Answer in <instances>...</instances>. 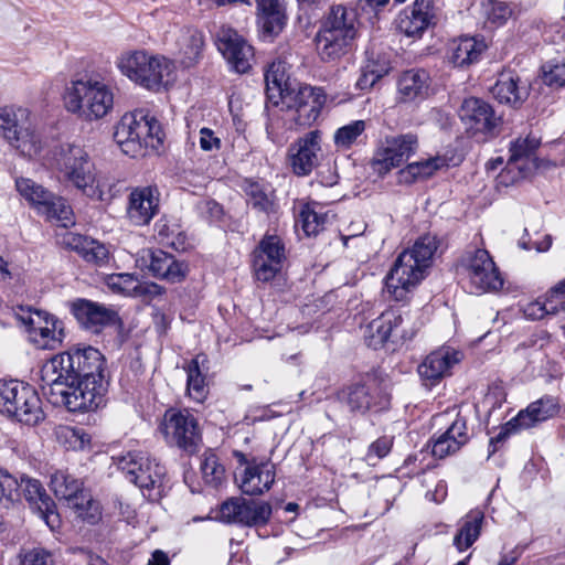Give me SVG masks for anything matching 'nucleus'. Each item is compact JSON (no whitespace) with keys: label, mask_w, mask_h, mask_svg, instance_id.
<instances>
[{"label":"nucleus","mask_w":565,"mask_h":565,"mask_svg":"<svg viewBox=\"0 0 565 565\" xmlns=\"http://www.w3.org/2000/svg\"><path fill=\"white\" fill-rule=\"evenodd\" d=\"M114 139L129 157L157 151L163 142L159 121L145 109L126 113L115 126Z\"/></svg>","instance_id":"5"},{"label":"nucleus","mask_w":565,"mask_h":565,"mask_svg":"<svg viewBox=\"0 0 565 565\" xmlns=\"http://www.w3.org/2000/svg\"><path fill=\"white\" fill-rule=\"evenodd\" d=\"M347 403L352 412L366 413L367 411H381L387 407L388 398L382 395L377 387L354 385L349 387Z\"/></svg>","instance_id":"36"},{"label":"nucleus","mask_w":565,"mask_h":565,"mask_svg":"<svg viewBox=\"0 0 565 565\" xmlns=\"http://www.w3.org/2000/svg\"><path fill=\"white\" fill-rule=\"evenodd\" d=\"M376 82L377 78L374 76V72L364 65L361 68V74L355 83V86L361 90H365L373 87Z\"/></svg>","instance_id":"64"},{"label":"nucleus","mask_w":565,"mask_h":565,"mask_svg":"<svg viewBox=\"0 0 565 565\" xmlns=\"http://www.w3.org/2000/svg\"><path fill=\"white\" fill-rule=\"evenodd\" d=\"M322 209L318 203L307 204L302 207L299 221L308 236L317 235L328 223L329 214L323 212Z\"/></svg>","instance_id":"45"},{"label":"nucleus","mask_w":565,"mask_h":565,"mask_svg":"<svg viewBox=\"0 0 565 565\" xmlns=\"http://www.w3.org/2000/svg\"><path fill=\"white\" fill-rule=\"evenodd\" d=\"M117 466L141 490L160 488L166 473L164 467L145 451H128L117 458Z\"/></svg>","instance_id":"15"},{"label":"nucleus","mask_w":565,"mask_h":565,"mask_svg":"<svg viewBox=\"0 0 565 565\" xmlns=\"http://www.w3.org/2000/svg\"><path fill=\"white\" fill-rule=\"evenodd\" d=\"M270 514L271 507L269 503L236 497L222 503L218 519L225 523L256 526L265 524Z\"/></svg>","instance_id":"17"},{"label":"nucleus","mask_w":565,"mask_h":565,"mask_svg":"<svg viewBox=\"0 0 565 565\" xmlns=\"http://www.w3.org/2000/svg\"><path fill=\"white\" fill-rule=\"evenodd\" d=\"M206 361L205 355H196L185 366L186 391L189 396L198 403H202L209 393L204 373V370H207Z\"/></svg>","instance_id":"42"},{"label":"nucleus","mask_w":565,"mask_h":565,"mask_svg":"<svg viewBox=\"0 0 565 565\" xmlns=\"http://www.w3.org/2000/svg\"><path fill=\"white\" fill-rule=\"evenodd\" d=\"M435 18L429 0H416L404 9L397 19L398 30L407 36H420Z\"/></svg>","instance_id":"29"},{"label":"nucleus","mask_w":565,"mask_h":565,"mask_svg":"<svg viewBox=\"0 0 565 565\" xmlns=\"http://www.w3.org/2000/svg\"><path fill=\"white\" fill-rule=\"evenodd\" d=\"M537 147L536 141L534 139H516L512 142L510 151L511 157L509 160V164L519 161L521 158L529 156L534 149Z\"/></svg>","instance_id":"58"},{"label":"nucleus","mask_w":565,"mask_h":565,"mask_svg":"<svg viewBox=\"0 0 565 565\" xmlns=\"http://www.w3.org/2000/svg\"><path fill=\"white\" fill-rule=\"evenodd\" d=\"M358 23V13L353 8L337 4L330 8L320 28L355 40Z\"/></svg>","instance_id":"34"},{"label":"nucleus","mask_w":565,"mask_h":565,"mask_svg":"<svg viewBox=\"0 0 565 565\" xmlns=\"http://www.w3.org/2000/svg\"><path fill=\"white\" fill-rule=\"evenodd\" d=\"M459 117L470 134L486 137L494 136L501 124V117L495 115L492 106L476 97L463 100Z\"/></svg>","instance_id":"20"},{"label":"nucleus","mask_w":565,"mask_h":565,"mask_svg":"<svg viewBox=\"0 0 565 565\" xmlns=\"http://www.w3.org/2000/svg\"><path fill=\"white\" fill-rule=\"evenodd\" d=\"M353 41L354 39L321 28L315 38L317 53L323 62L340 60L350 52Z\"/></svg>","instance_id":"35"},{"label":"nucleus","mask_w":565,"mask_h":565,"mask_svg":"<svg viewBox=\"0 0 565 565\" xmlns=\"http://www.w3.org/2000/svg\"><path fill=\"white\" fill-rule=\"evenodd\" d=\"M199 135V143L202 150L216 151L221 148V139L215 136L212 129L201 128Z\"/></svg>","instance_id":"60"},{"label":"nucleus","mask_w":565,"mask_h":565,"mask_svg":"<svg viewBox=\"0 0 565 565\" xmlns=\"http://www.w3.org/2000/svg\"><path fill=\"white\" fill-rule=\"evenodd\" d=\"M484 521V513L479 509L469 511L458 522V530L452 544L458 552H465L479 539Z\"/></svg>","instance_id":"38"},{"label":"nucleus","mask_w":565,"mask_h":565,"mask_svg":"<svg viewBox=\"0 0 565 565\" xmlns=\"http://www.w3.org/2000/svg\"><path fill=\"white\" fill-rule=\"evenodd\" d=\"M558 412V399L554 396L545 395L529 404L525 409L520 411L515 417L510 419L497 436V440L501 441L511 434L534 427L536 424L556 416Z\"/></svg>","instance_id":"19"},{"label":"nucleus","mask_w":565,"mask_h":565,"mask_svg":"<svg viewBox=\"0 0 565 565\" xmlns=\"http://www.w3.org/2000/svg\"><path fill=\"white\" fill-rule=\"evenodd\" d=\"M482 14L487 21L494 25H503L514 13V6L500 0H483Z\"/></svg>","instance_id":"47"},{"label":"nucleus","mask_w":565,"mask_h":565,"mask_svg":"<svg viewBox=\"0 0 565 565\" xmlns=\"http://www.w3.org/2000/svg\"><path fill=\"white\" fill-rule=\"evenodd\" d=\"M247 195V202L254 209L262 212H268L273 205L271 199L269 198L267 190L258 182H247L245 188Z\"/></svg>","instance_id":"53"},{"label":"nucleus","mask_w":565,"mask_h":565,"mask_svg":"<svg viewBox=\"0 0 565 565\" xmlns=\"http://www.w3.org/2000/svg\"><path fill=\"white\" fill-rule=\"evenodd\" d=\"M457 273L471 294L497 291L503 286L499 269L483 248L466 250L459 260Z\"/></svg>","instance_id":"8"},{"label":"nucleus","mask_w":565,"mask_h":565,"mask_svg":"<svg viewBox=\"0 0 565 565\" xmlns=\"http://www.w3.org/2000/svg\"><path fill=\"white\" fill-rule=\"evenodd\" d=\"M215 43L233 71L244 74L250 70L254 50L236 30L226 25L221 26Z\"/></svg>","instance_id":"18"},{"label":"nucleus","mask_w":565,"mask_h":565,"mask_svg":"<svg viewBox=\"0 0 565 565\" xmlns=\"http://www.w3.org/2000/svg\"><path fill=\"white\" fill-rule=\"evenodd\" d=\"M72 312L83 328L95 333L118 321L114 309L87 299L73 301Z\"/></svg>","instance_id":"26"},{"label":"nucleus","mask_w":565,"mask_h":565,"mask_svg":"<svg viewBox=\"0 0 565 565\" xmlns=\"http://www.w3.org/2000/svg\"><path fill=\"white\" fill-rule=\"evenodd\" d=\"M107 288L117 295L140 297L162 294V288L157 284L140 282L138 277L129 273L111 274L105 278Z\"/></svg>","instance_id":"33"},{"label":"nucleus","mask_w":565,"mask_h":565,"mask_svg":"<svg viewBox=\"0 0 565 565\" xmlns=\"http://www.w3.org/2000/svg\"><path fill=\"white\" fill-rule=\"evenodd\" d=\"M19 494L20 498L24 497L31 507L36 510L40 518L44 520L51 530L60 526V515L56 512L55 503L38 479L26 476L21 477L19 480Z\"/></svg>","instance_id":"24"},{"label":"nucleus","mask_w":565,"mask_h":565,"mask_svg":"<svg viewBox=\"0 0 565 565\" xmlns=\"http://www.w3.org/2000/svg\"><path fill=\"white\" fill-rule=\"evenodd\" d=\"M524 316L531 320H540L550 316V313L545 308L543 300L539 299L525 306Z\"/></svg>","instance_id":"63"},{"label":"nucleus","mask_w":565,"mask_h":565,"mask_svg":"<svg viewBox=\"0 0 565 565\" xmlns=\"http://www.w3.org/2000/svg\"><path fill=\"white\" fill-rule=\"evenodd\" d=\"M428 89V75L425 71L409 70L404 72L397 82V90L403 102L424 97Z\"/></svg>","instance_id":"43"},{"label":"nucleus","mask_w":565,"mask_h":565,"mask_svg":"<svg viewBox=\"0 0 565 565\" xmlns=\"http://www.w3.org/2000/svg\"><path fill=\"white\" fill-rule=\"evenodd\" d=\"M201 472L204 482L211 487H217L224 479L225 469L218 462L217 456L206 450L201 459Z\"/></svg>","instance_id":"49"},{"label":"nucleus","mask_w":565,"mask_h":565,"mask_svg":"<svg viewBox=\"0 0 565 565\" xmlns=\"http://www.w3.org/2000/svg\"><path fill=\"white\" fill-rule=\"evenodd\" d=\"M253 266L257 280L264 282L273 279L282 267L277 262H271L260 256H254Z\"/></svg>","instance_id":"55"},{"label":"nucleus","mask_w":565,"mask_h":565,"mask_svg":"<svg viewBox=\"0 0 565 565\" xmlns=\"http://www.w3.org/2000/svg\"><path fill=\"white\" fill-rule=\"evenodd\" d=\"M470 439L467 422L457 416L445 431L433 439L431 454L443 459L456 454Z\"/></svg>","instance_id":"30"},{"label":"nucleus","mask_w":565,"mask_h":565,"mask_svg":"<svg viewBox=\"0 0 565 565\" xmlns=\"http://www.w3.org/2000/svg\"><path fill=\"white\" fill-rule=\"evenodd\" d=\"M258 24L265 35L274 36L279 34L286 24L285 10L258 13Z\"/></svg>","instance_id":"54"},{"label":"nucleus","mask_w":565,"mask_h":565,"mask_svg":"<svg viewBox=\"0 0 565 565\" xmlns=\"http://www.w3.org/2000/svg\"><path fill=\"white\" fill-rule=\"evenodd\" d=\"M61 324L62 322L54 318L49 324H44L28 338L39 349L53 350L62 342L64 337Z\"/></svg>","instance_id":"44"},{"label":"nucleus","mask_w":565,"mask_h":565,"mask_svg":"<svg viewBox=\"0 0 565 565\" xmlns=\"http://www.w3.org/2000/svg\"><path fill=\"white\" fill-rule=\"evenodd\" d=\"M461 158L456 154H437L435 157L412 162L398 171V182L411 184L433 177L437 171L457 166Z\"/></svg>","instance_id":"27"},{"label":"nucleus","mask_w":565,"mask_h":565,"mask_svg":"<svg viewBox=\"0 0 565 565\" xmlns=\"http://www.w3.org/2000/svg\"><path fill=\"white\" fill-rule=\"evenodd\" d=\"M178 54L185 67L194 65L202 56L203 34L193 28H180L175 38Z\"/></svg>","instance_id":"40"},{"label":"nucleus","mask_w":565,"mask_h":565,"mask_svg":"<svg viewBox=\"0 0 565 565\" xmlns=\"http://www.w3.org/2000/svg\"><path fill=\"white\" fill-rule=\"evenodd\" d=\"M266 95L268 102L278 107L287 95H291L297 90L298 86H302L296 82H291L287 74V65L285 62H273L265 73Z\"/></svg>","instance_id":"31"},{"label":"nucleus","mask_w":565,"mask_h":565,"mask_svg":"<svg viewBox=\"0 0 565 565\" xmlns=\"http://www.w3.org/2000/svg\"><path fill=\"white\" fill-rule=\"evenodd\" d=\"M461 360V353L449 347H443L429 353L418 365V374L427 387L437 385L451 374V369Z\"/></svg>","instance_id":"23"},{"label":"nucleus","mask_w":565,"mask_h":565,"mask_svg":"<svg viewBox=\"0 0 565 565\" xmlns=\"http://www.w3.org/2000/svg\"><path fill=\"white\" fill-rule=\"evenodd\" d=\"M364 120H354L338 128L333 135V141L338 149L348 150L359 141L365 131Z\"/></svg>","instance_id":"48"},{"label":"nucleus","mask_w":565,"mask_h":565,"mask_svg":"<svg viewBox=\"0 0 565 565\" xmlns=\"http://www.w3.org/2000/svg\"><path fill=\"white\" fill-rule=\"evenodd\" d=\"M403 321V313L399 310L390 309L382 312L366 326L364 332L365 343L367 347L377 350L390 339L394 341L397 338L403 340L411 338L412 334L403 330L399 332V327Z\"/></svg>","instance_id":"22"},{"label":"nucleus","mask_w":565,"mask_h":565,"mask_svg":"<svg viewBox=\"0 0 565 565\" xmlns=\"http://www.w3.org/2000/svg\"><path fill=\"white\" fill-rule=\"evenodd\" d=\"M15 190L39 213L62 227L74 225V213L67 201L46 190L30 178L15 179Z\"/></svg>","instance_id":"11"},{"label":"nucleus","mask_w":565,"mask_h":565,"mask_svg":"<svg viewBox=\"0 0 565 565\" xmlns=\"http://www.w3.org/2000/svg\"><path fill=\"white\" fill-rule=\"evenodd\" d=\"M149 270L153 276L169 280L171 282L180 281L185 276V266L183 263L177 262L172 255L157 249L149 250Z\"/></svg>","instance_id":"41"},{"label":"nucleus","mask_w":565,"mask_h":565,"mask_svg":"<svg viewBox=\"0 0 565 565\" xmlns=\"http://www.w3.org/2000/svg\"><path fill=\"white\" fill-rule=\"evenodd\" d=\"M487 47L488 45L482 38L460 36L451 42L449 58L456 66H468L477 63Z\"/></svg>","instance_id":"37"},{"label":"nucleus","mask_w":565,"mask_h":565,"mask_svg":"<svg viewBox=\"0 0 565 565\" xmlns=\"http://www.w3.org/2000/svg\"><path fill=\"white\" fill-rule=\"evenodd\" d=\"M115 65L122 76L151 92L166 87L174 72V63L170 58L143 49L121 52Z\"/></svg>","instance_id":"4"},{"label":"nucleus","mask_w":565,"mask_h":565,"mask_svg":"<svg viewBox=\"0 0 565 565\" xmlns=\"http://www.w3.org/2000/svg\"><path fill=\"white\" fill-rule=\"evenodd\" d=\"M0 413L26 425H35L44 418L36 391L17 380L0 381Z\"/></svg>","instance_id":"10"},{"label":"nucleus","mask_w":565,"mask_h":565,"mask_svg":"<svg viewBox=\"0 0 565 565\" xmlns=\"http://www.w3.org/2000/svg\"><path fill=\"white\" fill-rule=\"evenodd\" d=\"M52 167L61 182L89 199L106 201L111 196L110 184L97 174L84 147L74 143L60 146L54 152Z\"/></svg>","instance_id":"1"},{"label":"nucleus","mask_w":565,"mask_h":565,"mask_svg":"<svg viewBox=\"0 0 565 565\" xmlns=\"http://www.w3.org/2000/svg\"><path fill=\"white\" fill-rule=\"evenodd\" d=\"M326 99L322 88L303 85L287 95L278 107L285 111L284 120L289 122L290 129L300 128L310 126L318 119Z\"/></svg>","instance_id":"14"},{"label":"nucleus","mask_w":565,"mask_h":565,"mask_svg":"<svg viewBox=\"0 0 565 565\" xmlns=\"http://www.w3.org/2000/svg\"><path fill=\"white\" fill-rule=\"evenodd\" d=\"M19 499V480L9 472L0 469V500L14 502Z\"/></svg>","instance_id":"56"},{"label":"nucleus","mask_w":565,"mask_h":565,"mask_svg":"<svg viewBox=\"0 0 565 565\" xmlns=\"http://www.w3.org/2000/svg\"><path fill=\"white\" fill-rule=\"evenodd\" d=\"M15 319L25 328L28 337L44 324H49L55 317L31 307H19L14 310Z\"/></svg>","instance_id":"46"},{"label":"nucleus","mask_w":565,"mask_h":565,"mask_svg":"<svg viewBox=\"0 0 565 565\" xmlns=\"http://www.w3.org/2000/svg\"><path fill=\"white\" fill-rule=\"evenodd\" d=\"M63 244L77 252L88 263L103 265L109 257L108 248L104 244L79 234L67 233L63 237Z\"/></svg>","instance_id":"39"},{"label":"nucleus","mask_w":565,"mask_h":565,"mask_svg":"<svg viewBox=\"0 0 565 565\" xmlns=\"http://www.w3.org/2000/svg\"><path fill=\"white\" fill-rule=\"evenodd\" d=\"M438 244L436 235L425 234L398 255L385 281L387 291L395 300H403L425 278Z\"/></svg>","instance_id":"3"},{"label":"nucleus","mask_w":565,"mask_h":565,"mask_svg":"<svg viewBox=\"0 0 565 565\" xmlns=\"http://www.w3.org/2000/svg\"><path fill=\"white\" fill-rule=\"evenodd\" d=\"M60 433L68 441L70 447L74 449H82L90 441L89 435L82 428L62 427Z\"/></svg>","instance_id":"57"},{"label":"nucleus","mask_w":565,"mask_h":565,"mask_svg":"<svg viewBox=\"0 0 565 565\" xmlns=\"http://www.w3.org/2000/svg\"><path fill=\"white\" fill-rule=\"evenodd\" d=\"M322 159V132L318 129L297 138L288 148L289 166L298 177L309 175Z\"/></svg>","instance_id":"16"},{"label":"nucleus","mask_w":565,"mask_h":565,"mask_svg":"<svg viewBox=\"0 0 565 565\" xmlns=\"http://www.w3.org/2000/svg\"><path fill=\"white\" fill-rule=\"evenodd\" d=\"M391 448L392 438L383 436L370 445L366 458L369 461L382 459L391 451Z\"/></svg>","instance_id":"59"},{"label":"nucleus","mask_w":565,"mask_h":565,"mask_svg":"<svg viewBox=\"0 0 565 565\" xmlns=\"http://www.w3.org/2000/svg\"><path fill=\"white\" fill-rule=\"evenodd\" d=\"M159 429L169 446L193 454L202 441L198 418L188 408H169L164 412Z\"/></svg>","instance_id":"12"},{"label":"nucleus","mask_w":565,"mask_h":565,"mask_svg":"<svg viewBox=\"0 0 565 565\" xmlns=\"http://www.w3.org/2000/svg\"><path fill=\"white\" fill-rule=\"evenodd\" d=\"M275 465L255 460L247 463L241 477L239 488L248 495H259L268 491L275 482Z\"/></svg>","instance_id":"28"},{"label":"nucleus","mask_w":565,"mask_h":565,"mask_svg":"<svg viewBox=\"0 0 565 565\" xmlns=\"http://www.w3.org/2000/svg\"><path fill=\"white\" fill-rule=\"evenodd\" d=\"M529 93V85L513 71L502 72L492 87V95L499 103L513 107L522 105Z\"/></svg>","instance_id":"32"},{"label":"nucleus","mask_w":565,"mask_h":565,"mask_svg":"<svg viewBox=\"0 0 565 565\" xmlns=\"http://www.w3.org/2000/svg\"><path fill=\"white\" fill-rule=\"evenodd\" d=\"M544 84L552 87H565V57L551 61L542 66Z\"/></svg>","instance_id":"52"},{"label":"nucleus","mask_w":565,"mask_h":565,"mask_svg":"<svg viewBox=\"0 0 565 565\" xmlns=\"http://www.w3.org/2000/svg\"><path fill=\"white\" fill-rule=\"evenodd\" d=\"M543 302L550 316H555L565 310V298H562L557 292H553L552 289L546 292Z\"/></svg>","instance_id":"61"},{"label":"nucleus","mask_w":565,"mask_h":565,"mask_svg":"<svg viewBox=\"0 0 565 565\" xmlns=\"http://www.w3.org/2000/svg\"><path fill=\"white\" fill-rule=\"evenodd\" d=\"M160 192L157 186H137L131 190L127 206L129 221L137 226L147 225L159 212Z\"/></svg>","instance_id":"25"},{"label":"nucleus","mask_w":565,"mask_h":565,"mask_svg":"<svg viewBox=\"0 0 565 565\" xmlns=\"http://www.w3.org/2000/svg\"><path fill=\"white\" fill-rule=\"evenodd\" d=\"M10 565H54V558L49 551L36 547L19 553Z\"/></svg>","instance_id":"51"},{"label":"nucleus","mask_w":565,"mask_h":565,"mask_svg":"<svg viewBox=\"0 0 565 565\" xmlns=\"http://www.w3.org/2000/svg\"><path fill=\"white\" fill-rule=\"evenodd\" d=\"M104 356L95 348L73 349L54 355L41 369L42 390L55 394L63 381L97 380L104 377Z\"/></svg>","instance_id":"2"},{"label":"nucleus","mask_w":565,"mask_h":565,"mask_svg":"<svg viewBox=\"0 0 565 565\" xmlns=\"http://www.w3.org/2000/svg\"><path fill=\"white\" fill-rule=\"evenodd\" d=\"M0 138L29 159L40 156L44 147L31 110L18 105L0 106Z\"/></svg>","instance_id":"6"},{"label":"nucleus","mask_w":565,"mask_h":565,"mask_svg":"<svg viewBox=\"0 0 565 565\" xmlns=\"http://www.w3.org/2000/svg\"><path fill=\"white\" fill-rule=\"evenodd\" d=\"M365 66L374 72V76L379 79L387 75L391 71L390 61L385 57L369 58Z\"/></svg>","instance_id":"62"},{"label":"nucleus","mask_w":565,"mask_h":565,"mask_svg":"<svg viewBox=\"0 0 565 565\" xmlns=\"http://www.w3.org/2000/svg\"><path fill=\"white\" fill-rule=\"evenodd\" d=\"M55 394H50L54 404H63L70 412H89L97 409L105 401L107 383L105 379L63 381L62 386L55 387Z\"/></svg>","instance_id":"13"},{"label":"nucleus","mask_w":565,"mask_h":565,"mask_svg":"<svg viewBox=\"0 0 565 565\" xmlns=\"http://www.w3.org/2000/svg\"><path fill=\"white\" fill-rule=\"evenodd\" d=\"M66 109L85 120L107 116L114 107L113 89L103 81L82 78L71 82L64 95Z\"/></svg>","instance_id":"7"},{"label":"nucleus","mask_w":565,"mask_h":565,"mask_svg":"<svg viewBox=\"0 0 565 565\" xmlns=\"http://www.w3.org/2000/svg\"><path fill=\"white\" fill-rule=\"evenodd\" d=\"M254 256H260L282 265L285 260V246L277 235H266L254 252Z\"/></svg>","instance_id":"50"},{"label":"nucleus","mask_w":565,"mask_h":565,"mask_svg":"<svg viewBox=\"0 0 565 565\" xmlns=\"http://www.w3.org/2000/svg\"><path fill=\"white\" fill-rule=\"evenodd\" d=\"M50 487L55 497L72 510L74 516L89 524L102 518L99 503L84 489L83 482L64 470L51 476Z\"/></svg>","instance_id":"9"},{"label":"nucleus","mask_w":565,"mask_h":565,"mask_svg":"<svg viewBox=\"0 0 565 565\" xmlns=\"http://www.w3.org/2000/svg\"><path fill=\"white\" fill-rule=\"evenodd\" d=\"M416 149L417 138L412 134L386 138L372 160V168L379 174H386L404 163Z\"/></svg>","instance_id":"21"}]
</instances>
